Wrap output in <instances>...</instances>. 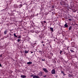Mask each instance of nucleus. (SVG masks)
I'll use <instances>...</instances> for the list:
<instances>
[{
    "label": "nucleus",
    "instance_id": "obj_15",
    "mask_svg": "<svg viewBox=\"0 0 78 78\" xmlns=\"http://www.w3.org/2000/svg\"><path fill=\"white\" fill-rule=\"evenodd\" d=\"M20 7H22V6H23V5H22V4H21L20 5Z\"/></svg>",
    "mask_w": 78,
    "mask_h": 78
},
{
    "label": "nucleus",
    "instance_id": "obj_22",
    "mask_svg": "<svg viewBox=\"0 0 78 78\" xmlns=\"http://www.w3.org/2000/svg\"><path fill=\"white\" fill-rule=\"evenodd\" d=\"M44 23H46L47 22H46L45 21H44Z\"/></svg>",
    "mask_w": 78,
    "mask_h": 78
},
{
    "label": "nucleus",
    "instance_id": "obj_29",
    "mask_svg": "<svg viewBox=\"0 0 78 78\" xmlns=\"http://www.w3.org/2000/svg\"><path fill=\"white\" fill-rule=\"evenodd\" d=\"M43 46H45V45H44V44H43Z\"/></svg>",
    "mask_w": 78,
    "mask_h": 78
},
{
    "label": "nucleus",
    "instance_id": "obj_13",
    "mask_svg": "<svg viewBox=\"0 0 78 78\" xmlns=\"http://www.w3.org/2000/svg\"><path fill=\"white\" fill-rule=\"evenodd\" d=\"M70 51H71V52H72V53L75 52V51H73L72 50H70Z\"/></svg>",
    "mask_w": 78,
    "mask_h": 78
},
{
    "label": "nucleus",
    "instance_id": "obj_24",
    "mask_svg": "<svg viewBox=\"0 0 78 78\" xmlns=\"http://www.w3.org/2000/svg\"><path fill=\"white\" fill-rule=\"evenodd\" d=\"M33 76H34L33 75H31L30 76V77H33Z\"/></svg>",
    "mask_w": 78,
    "mask_h": 78
},
{
    "label": "nucleus",
    "instance_id": "obj_30",
    "mask_svg": "<svg viewBox=\"0 0 78 78\" xmlns=\"http://www.w3.org/2000/svg\"><path fill=\"white\" fill-rule=\"evenodd\" d=\"M41 52V51H39V52Z\"/></svg>",
    "mask_w": 78,
    "mask_h": 78
},
{
    "label": "nucleus",
    "instance_id": "obj_16",
    "mask_svg": "<svg viewBox=\"0 0 78 78\" xmlns=\"http://www.w3.org/2000/svg\"><path fill=\"white\" fill-rule=\"evenodd\" d=\"M7 33V31H5L4 32L5 34H6Z\"/></svg>",
    "mask_w": 78,
    "mask_h": 78
},
{
    "label": "nucleus",
    "instance_id": "obj_19",
    "mask_svg": "<svg viewBox=\"0 0 78 78\" xmlns=\"http://www.w3.org/2000/svg\"><path fill=\"white\" fill-rule=\"evenodd\" d=\"M62 51H61V50L60 51V54H61V53H62Z\"/></svg>",
    "mask_w": 78,
    "mask_h": 78
},
{
    "label": "nucleus",
    "instance_id": "obj_27",
    "mask_svg": "<svg viewBox=\"0 0 78 78\" xmlns=\"http://www.w3.org/2000/svg\"><path fill=\"white\" fill-rule=\"evenodd\" d=\"M30 52H31V53H33V52H31V51H30Z\"/></svg>",
    "mask_w": 78,
    "mask_h": 78
},
{
    "label": "nucleus",
    "instance_id": "obj_21",
    "mask_svg": "<svg viewBox=\"0 0 78 78\" xmlns=\"http://www.w3.org/2000/svg\"><path fill=\"white\" fill-rule=\"evenodd\" d=\"M62 73H63V74H64V73L63 71H61Z\"/></svg>",
    "mask_w": 78,
    "mask_h": 78
},
{
    "label": "nucleus",
    "instance_id": "obj_8",
    "mask_svg": "<svg viewBox=\"0 0 78 78\" xmlns=\"http://www.w3.org/2000/svg\"><path fill=\"white\" fill-rule=\"evenodd\" d=\"M20 41H21V39H18L17 40V41L18 42H19Z\"/></svg>",
    "mask_w": 78,
    "mask_h": 78
},
{
    "label": "nucleus",
    "instance_id": "obj_6",
    "mask_svg": "<svg viewBox=\"0 0 78 78\" xmlns=\"http://www.w3.org/2000/svg\"><path fill=\"white\" fill-rule=\"evenodd\" d=\"M32 64V62H30L27 63V64Z\"/></svg>",
    "mask_w": 78,
    "mask_h": 78
},
{
    "label": "nucleus",
    "instance_id": "obj_7",
    "mask_svg": "<svg viewBox=\"0 0 78 78\" xmlns=\"http://www.w3.org/2000/svg\"><path fill=\"white\" fill-rule=\"evenodd\" d=\"M64 27H68V25H67V24L66 23L64 25Z\"/></svg>",
    "mask_w": 78,
    "mask_h": 78
},
{
    "label": "nucleus",
    "instance_id": "obj_23",
    "mask_svg": "<svg viewBox=\"0 0 78 78\" xmlns=\"http://www.w3.org/2000/svg\"><path fill=\"white\" fill-rule=\"evenodd\" d=\"M43 21H41V23H42V24H43L44 23H43Z\"/></svg>",
    "mask_w": 78,
    "mask_h": 78
},
{
    "label": "nucleus",
    "instance_id": "obj_31",
    "mask_svg": "<svg viewBox=\"0 0 78 78\" xmlns=\"http://www.w3.org/2000/svg\"><path fill=\"white\" fill-rule=\"evenodd\" d=\"M42 43H44V42L42 41Z\"/></svg>",
    "mask_w": 78,
    "mask_h": 78
},
{
    "label": "nucleus",
    "instance_id": "obj_2",
    "mask_svg": "<svg viewBox=\"0 0 78 78\" xmlns=\"http://www.w3.org/2000/svg\"><path fill=\"white\" fill-rule=\"evenodd\" d=\"M51 74H55V70L53 69L51 71Z\"/></svg>",
    "mask_w": 78,
    "mask_h": 78
},
{
    "label": "nucleus",
    "instance_id": "obj_10",
    "mask_svg": "<svg viewBox=\"0 0 78 78\" xmlns=\"http://www.w3.org/2000/svg\"><path fill=\"white\" fill-rule=\"evenodd\" d=\"M14 36L15 37H17V36H16V34L15 33L14 34H13Z\"/></svg>",
    "mask_w": 78,
    "mask_h": 78
},
{
    "label": "nucleus",
    "instance_id": "obj_3",
    "mask_svg": "<svg viewBox=\"0 0 78 78\" xmlns=\"http://www.w3.org/2000/svg\"><path fill=\"white\" fill-rule=\"evenodd\" d=\"M21 78H26V76L25 75H21Z\"/></svg>",
    "mask_w": 78,
    "mask_h": 78
},
{
    "label": "nucleus",
    "instance_id": "obj_5",
    "mask_svg": "<svg viewBox=\"0 0 78 78\" xmlns=\"http://www.w3.org/2000/svg\"><path fill=\"white\" fill-rule=\"evenodd\" d=\"M37 77H38V76L34 75L33 76V78H37Z\"/></svg>",
    "mask_w": 78,
    "mask_h": 78
},
{
    "label": "nucleus",
    "instance_id": "obj_11",
    "mask_svg": "<svg viewBox=\"0 0 78 78\" xmlns=\"http://www.w3.org/2000/svg\"><path fill=\"white\" fill-rule=\"evenodd\" d=\"M0 57H1V58H2V59H3V56H2V54H1L0 55Z\"/></svg>",
    "mask_w": 78,
    "mask_h": 78
},
{
    "label": "nucleus",
    "instance_id": "obj_28",
    "mask_svg": "<svg viewBox=\"0 0 78 78\" xmlns=\"http://www.w3.org/2000/svg\"><path fill=\"white\" fill-rule=\"evenodd\" d=\"M69 20H71V19H69Z\"/></svg>",
    "mask_w": 78,
    "mask_h": 78
},
{
    "label": "nucleus",
    "instance_id": "obj_25",
    "mask_svg": "<svg viewBox=\"0 0 78 78\" xmlns=\"http://www.w3.org/2000/svg\"><path fill=\"white\" fill-rule=\"evenodd\" d=\"M44 78H45V77H46V76H44Z\"/></svg>",
    "mask_w": 78,
    "mask_h": 78
},
{
    "label": "nucleus",
    "instance_id": "obj_4",
    "mask_svg": "<svg viewBox=\"0 0 78 78\" xmlns=\"http://www.w3.org/2000/svg\"><path fill=\"white\" fill-rule=\"evenodd\" d=\"M28 52H29L28 51H27L25 50L24 51V53H26V54L28 53Z\"/></svg>",
    "mask_w": 78,
    "mask_h": 78
},
{
    "label": "nucleus",
    "instance_id": "obj_12",
    "mask_svg": "<svg viewBox=\"0 0 78 78\" xmlns=\"http://www.w3.org/2000/svg\"><path fill=\"white\" fill-rule=\"evenodd\" d=\"M50 30H51V31H53V28H52L51 27L50 28Z\"/></svg>",
    "mask_w": 78,
    "mask_h": 78
},
{
    "label": "nucleus",
    "instance_id": "obj_1",
    "mask_svg": "<svg viewBox=\"0 0 78 78\" xmlns=\"http://www.w3.org/2000/svg\"><path fill=\"white\" fill-rule=\"evenodd\" d=\"M43 70L45 72H46V73H47V72H48V70H47V69L46 68H43Z\"/></svg>",
    "mask_w": 78,
    "mask_h": 78
},
{
    "label": "nucleus",
    "instance_id": "obj_17",
    "mask_svg": "<svg viewBox=\"0 0 78 78\" xmlns=\"http://www.w3.org/2000/svg\"><path fill=\"white\" fill-rule=\"evenodd\" d=\"M41 60L42 61H45V59H43L42 58L41 59Z\"/></svg>",
    "mask_w": 78,
    "mask_h": 78
},
{
    "label": "nucleus",
    "instance_id": "obj_9",
    "mask_svg": "<svg viewBox=\"0 0 78 78\" xmlns=\"http://www.w3.org/2000/svg\"><path fill=\"white\" fill-rule=\"evenodd\" d=\"M72 30V26H70L69 27V30Z\"/></svg>",
    "mask_w": 78,
    "mask_h": 78
},
{
    "label": "nucleus",
    "instance_id": "obj_14",
    "mask_svg": "<svg viewBox=\"0 0 78 78\" xmlns=\"http://www.w3.org/2000/svg\"><path fill=\"white\" fill-rule=\"evenodd\" d=\"M72 76L71 75H70V74L69 75V76H68L70 78H71V77H72Z\"/></svg>",
    "mask_w": 78,
    "mask_h": 78
},
{
    "label": "nucleus",
    "instance_id": "obj_26",
    "mask_svg": "<svg viewBox=\"0 0 78 78\" xmlns=\"http://www.w3.org/2000/svg\"><path fill=\"white\" fill-rule=\"evenodd\" d=\"M0 66L1 67H2V65H1V64L0 63Z\"/></svg>",
    "mask_w": 78,
    "mask_h": 78
},
{
    "label": "nucleus",
    "instance_id": "obj_18",
    "mask_svg": "<svg viewBox=\"0 0 78 78\" xmlns=\"http://www.w3.org/2000/svg\"><path fill=\"white\" fill-rule=\"evenodd\" d=\"M18 38L19 39H20V38H21V37L20 36H19L18 37Z\"/></svg>",
    "mask_w": 78,
    "mask_h": 78
},
{
    "label": "nucleus",
    "instance_id": "obj_20",
    "mask_svg": "<svg viewBox=\"0 0 78 78\" xmlns=\"http://www.w3.org/2000/svg\"><path fill=\"white\" fill-rule=\"evenodd\" d=\"M39 74H40V75H41V76H42V73L40 72L39 73Z\"/></svg>",
    "mask_w": 78,
    "mask_h": 78
}]
</instances>
